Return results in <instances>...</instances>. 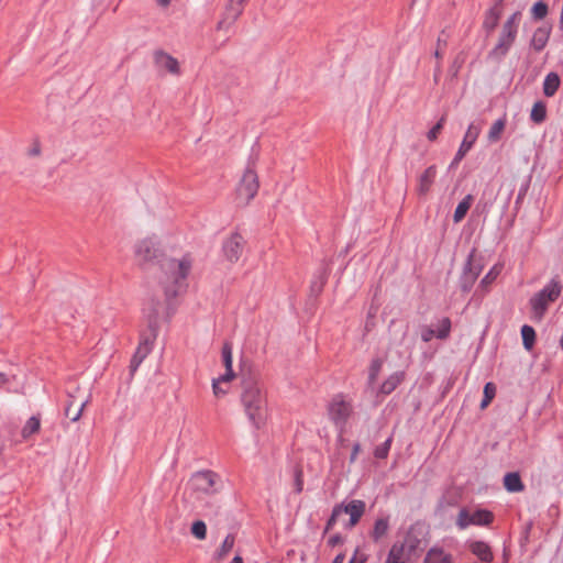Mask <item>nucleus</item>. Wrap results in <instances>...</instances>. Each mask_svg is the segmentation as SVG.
Masks as SVG:
<instances>
[{"label": "nucleus", "mask_w": 563, "mask_h": 563, "mask_svg": "<svg viewBox=\"0 0 563 563\" xmlns=\"http://www.w3.org/2000/svg\"><path fill=\"white\" fill-rule=\"evenodd\" d=\"M192 265V255L188 252L177 253L174 244L168 252L162 254L158 280L167 297H176L184 289Z\"/></svg>", "instance_id": "nucleus-1"}, {"label": "nucleus", "mask_w": 563, "mask_h": 563, "mask_svg": "<svg viewBox=\"0 0 563 563\" xmlns=\"http://www.w3.org/2000/svg\"><path fill=\"white\" fill-rule=\"evenodd\" d=\"M240 399L251 424L262 428L266 420V397L255 375L243 376Z\"/></svg>", "instance_id": "nucleus-2"}, {"label": "nucleus", "mask_w": 563, "mask_h": 563, "mask_svg": "<svg viewBox=\"0 0 563 563\" xmlns=\"http://www.w3.org/2000/svg\"><path fill=\"white\" fill-rule=\"evenodd\" d=\"M172 238L164 236L161 240L156 238H145L139 241L134 247L135 258L140 264L151 263L153 260L162 258V254L172 249Z\"/></svg>", "instance_id": "nucleus-3"}, {"label": "nucleus", "mask_w": 563, "mask_h": 563, "mask_svg": "<svg viewBox=\"0 0 563 563\" xmlns=\"http://www.w3.org/2000/svg\"><path fill=\"white\" fill-rule=\"evenodd\" d=\"M365 507V503L360 499H353L347 504L335 506L330 519L327 522L325 531L328 532L333 528L342 514L349 515L350 517L349 521L343 522V527L346 529H352L358 523L360 519L364 515Z\"/></svg>", "instance_id": "nucleus-4"}, {"label": "nucleus", "mask_w": 563, "mask_h": 563, "mask_svg": "<svg viewBox=\"0 0 563 563\" xmlns=\"http://www.w3.org/2000/svg\"><path fill=\"white\" fill-rule=\"evenodd\" d=\"M562 292V284L558 279H552L539 292L530 299V306L533 317L542 319L550 303L554 302Z\"/></svg>", "instance_id": "nucleus-5"}, {"label": "nucleus", "mask_w": 563, "mask_h": 563, "mask_svg": "<svg viewBox=\"0 0 563 563\" xmlns=\"http://www.w3.org/2000/svg\"><path fill=\"white\" fill-rule=\"evenodd\" d=\"M520 19V12H515L504 23L498 42L490 53L493 56L499 58L508 53L516 40Z\"/></svg>", "instance_id": "nucleus-6"}, {"label": "nucleus", "mask_w": 563, "mask_h": 563, "mask_svg": "<svg viewBox=\"0 0 563 563\" xmlns=\"http://www.w3.org/2000/svg\"><path fill=\"white\" fill-rule=\"evenodd\" d=\"M161 310V305L156 303L151 312L147 314L148 318V325L152 329V333L147 336H144L141 342L139 343V346L136 349V352L131 361V371L134 372L140 366V364L143 362V360L151 353L154 341L156 338L155 333V327L157 323V316Z\"/></svg>", "instance_id": "nucleus-7"}, {"label": "nucleus", "mask_w": 563, "mask_h": 563, "mask_svg": "<svg viewBox=\"0 0 563 563\" xmlns=\"http://www.w3.org/2000/svg\"><path fill=\"white\" fill-rule=\"evenodd\" d=\"M353 412L351 401L346 400L342 395H336L332 398L328 406V415L330 420L340 429L344 431L346 422Z\"/></svg>", "instance_id": "nucleus-8"}, {"label": "nucleus", "mask_w": 563, "mask_h": 563, "mask_svg": "<svg viewBox=\"0 0 563 563\" xmlns=\"http://www.w3.org/2000/svg\"><path fill=\"white\" fill-rule=\"evenodd\" d=\"M494 520V515L486 509H468L463 508L459 511L456 517V526L459 529L464 530L468 526H488Z\"/></svg>", "instance_id": "nucleus-9"}, {"label": "nucleus", "mask_w": 563, "mask_h": 563, "mask_svg": "<svg viewBox=\"0 0 563 563\" xmlns=\"http://www.w3.org/2000/svg\"><path fill=\"white\" fill-rule=\"evenodd\" d=\"M190 486L195 492L203 494H214L220 489V476L212 471H201L195 473L190 478Z\"/></svg>", "instance_id": "nucleus-10"}, {"label": "nucleus", "mask_w": 563, "mask_h": 563, "mask_svg": "<svg viewBox=\"0 0 563 563\" xmlns=\"http://www.w3.org/2000/svg\"><path fill=\"white\" fill-rule=\"evenodd\" d=\"M258 178L256 173L252 168H247L236 188L238 199L247 205L257 194L258 191Z\"/></svg>", "instance_id": "nucleus-11"}, {"label": "nucleus", "mask_w": 563, "mask_h": 563, "mask_svg": "<svg viewBox=\"0 0 563 563\" xmlns=\"http://www.w3.org/2000/svg\"><path fill=\"white\" fill-rule=\"evenodd\" d=\"M153 63L155 67L165 74L179 76L181 74L180 63L169 53L158 49L153 54Z\"/></svg>", "instance_id": "nucleus-12"}, {"label": "nucleus", "mask_w": 563, "mask_h": 563, "mask_svg": "<svg viewBox=\"0 0 563 563\" xmlns=\"http://www.w3.org/2000/svg\"><path fill=\"white\" fill-rule=\"evenodd\" d=\"M482 125L479 123L472 122L464 135V139L460 145V148L457 150L455 157L453 162L451 163V166H456L467 154V152L473 147L474 143L476 142L478 135L481 134Z\"/></svg>", "instance_id": "nucleus-13"}, {"label": "nucleus", "mask_w": 563, "mask_h": 563, "mask_svg": "<svg viewBox=\"0 0 563 563\" xmlns=\"http://www.w3.org/2000/svg\"><path fill=\"white\" fill-rule=\"evenodd\" d=\"M247 0H230L222 19L218 22L217 29L228 31L240 18Z\"/></svg>", "instance_id": "nucleus-14"}, {"label": "nucleus", "mask_w": 563, "mask_h": 563, "mask_svg": "<svg viewBox=\"0 0 563 563\" xmlns=\"http://www.w3.org/2000/svg\"><path fill=\"white\" fill-rule=\"evenodd\" d=\"M244 247V240L239 233H232L229 235L222 244L223 256L230 263H236Z\"/></svg>", "instance_id": "nucleus-15"}, {"label": "nucleus", "mask_w": 563, "mask_h": 563, "mask_svg": "<svg viewBox=\"0 0 563 563\" xmlns=\"http://www.w3.org/2000/svg\"><path fill=\"white\" fill-rule=\"evenodd\" d=\"M423 529L419 526H412L409 528L405 539L400 542L411 555H418L422 551L423 543Z\"/></svg>", "instance_id": "nucleus-16"}, {"label": "nucleus", "mask_w": 563, "mask_h": 563, "mask_svg": "<svg viewBox=\"0 0 563 563\" xmlns=\"http://www.w3.org/2000/svg\"><path fill=\"white\" fill-rule=\"evenodd\" d=\"M233 346L230 342H224L221 350V357H222V364L225 368V372L220 375L221 380H233L235 377V374L232 368V362H233Z\"/></svg>", "instance_id": "nucleus-17"}, {"label": "nucleus", "mask_w": 563, "mask_h": 563, "mask_svg": "<svg viewBox=\"0 0 563 563\" xmlns=\"http://www.w3.org/2000/svg\"><path fill=\"white\" fill-rule=\"evenodd\" d=\"M437 176V167L434 165L429 166L419 177L418 180V194L420 196H426L430 189L431 186L435 179Z\"/></svg>", "instance_id": "nucleus-18"}, {"label": "nucleus", "mask_w": 563, "mask_h": 563, "mask_svg": "<svg viewBox=\"0 0 563 563\" xmlns=\"http://www.w3.org/2000/svg\"><path fill=\"white\" fill-rule=\"evenodd\" d=\"M411 553L400 542H396L391 545L385 563H407Z\"/></svg>", "instance_id": "nucleus-19"}, {"label": "nucleus", "mask_w": 563, "mask_h": 563, "mask_svg": "<svg viewBox=\"0 0 563 563\" xmlns=\"http://www.w3.org/2000/svg\"><path fill=\"white\" fill-rule=\"evenodd\" d=\"M389 531V517H379L375 520L372 531L369 532L371 539L377 543L387 536Z\"/></svg>", "instance_id": "nucleus-20"}, {"label": "nucleus", "mask_w": 563, "mask_h": 563, "mask_svg": "<svg viewBox=\"0 0 563 563\" xmlns=\"http://www.w3.org/2000/svg\"><path fill=\"white\" fill-rule=\"evenodd\" d=\"M468 548L483 562H492L494 559L489 545L483 541L471 542Z\"/></svg>", "instance_id": "nucleus-21"}, {"label": "nucleus", "mask_w": 563, "mask_h": 563, "mask_svg": "<svg viewBox=\"0 0 563 563\" xmlns=\"http://www.w3.org/2000/svg\"><path fill=\"white\" fill-rule=\"evenodd\" d=\"M404 372H396L389 375L380 385L378 393L382 395H389L398 385L404 380Z\"/></svg>", "instance_id": "nucleus-22"}, {"label": "nucleus", "mask_w": 563, "mask_h": 563, "mask_svg": "<svg viewBox=\"0 0 563 563\" xmlns=\"http://www.w3.org/2000/svg\"><path fill=\"white\" fill-rule=\"evenodd\" d=\"M550 37V29L549 27H538L531 38V46L534 51H542Z\"/></svg>", "instance_id": "nucleus-23"}, {"label": "nucleus", "mask_w": 563, "mask_h": 563, "mask_svg": "<svg viewBox=\"0 0 563 563\" xmlns=\"http://www.w3.org/2000/svg\"><path fill=\"white\" fill-rule=\"evenodd\" d=\"M424 563H452V556L443 549L435 547L428 551Z\"/></svg>", "instance_id": "nucleus-24"}, {"label": "nucleus", "mask_w": 563, "mask_h": 563, "mask_svg": "<svg viewBox=\"0 0 563 563\" xmlns=\"http://www.w3.org/2000/svg\"><path fill=\"white\" fill-rule=\"evenodd\" d=\"M507 120L505 117L496 120L487 132V140L489 143H497L505 131Z\"/></svg>", "instance_id": "nucleus-25"}, {"label": "nucleus", "mask_w": 563, "mask_h": 563, "mask_svg": "<svg viewBox=\"0 0 563 563\" xmlns=\"http://www.w3.org/2000/svg\"><path fill=\"white\" fill-rule=\"evenodd\" d=\"M473 196L467 195L463 198V200L457 205L455 208L454 214H453V221L455 223H460L464 217L466 216L467 211L470 210L472 203H473Z\"/></svg>", "instance_id": "nucleus-26"}, {"label": "nucleus", "mask_w": 563, "mask_h": 563, "mask_svg": "<svg viewBox=\"0 0 563 563\" xmlns=\"http://www.w3.org/2000/svg\"><path fill=\"white\" fill-rule=\"evenodd\" d=\"M235 543V536L233 533H229L223 542L221 543L220 548L214 553V558L217 561H222L227 558L229 552L233 549Z\"/></svg>", "instance_id": "nucleus-27"}, {"label": "nucleus", "mask_w": 563, "mask_h": 563, "mask_svg": "<svg viewBox=\"0 0 563 563\" xmlns=\"http://www.w3.org/2000/svg\"><path fill=\"white\" fill-rule=\"evenodd\" d=\"M504 485L508 492L517 493L523 489L520 476L517 473H508L504 477Z\"/></svg>", "instance_id": "nucleus-28"}, {"label": "nucleus", "mask_w": 563, "mask_h": 563, "mask_svg": "<svg viewBox=\"0 0 563 563\" xmlns=\"http://www.w3.org/2000/svg\"><path fill=\"white\" fill-rule=\"evenodd\" d=\"M560 86V78L555 73H550L543 82V92L547 97H552Z\"/></svg>", "instance_id": "nucleus-29"}, {"label": "nucleus", "mask_w": 563, "mask_h": 563, "mask_svg": "<svg viewBox=\"0 0 563 563\" xmlns=\"http://www.w3.org/2000/svg\"><path fill=\"white\" fill-rule=\"evenodd\" d=\"M522 344L526 350L530 351L534 344L536 331L532 327L525 324L521 328Z\"/></svg>", "instance_id": "nucleus-30"}, {"label": "nucleus", "mask_w": 563, "mask_h": 563, "mask_svg": "<svg viewBox=\"0 0 563 563\" xmlns=\"http://www.w3.org/2000/svg\"><path fill=\"white\" fill-rule=\"evenodd\" d=\"M41 428V422L37 417H31L24 424L22 429V437L27 439L34 433H37Z\"/></svg>", "instance_id": "nucleus-31"}, {"label": "nucleus", "mask_w": 563, "mask_h": 563, "mask_svg": "<svg viewBox=\"0 0 563 563\" xmlns=\"http://www.w3.org/2000/svg\"><path fill=\"white\" fill-rule=\"evenodd\" d=\"M495 396H496L495 384L492 382L486 383L484 386V397L481 401V409L487 408L489 406V404L492 402V400L495 398Z\"/></svg>", "instance_id": "nucleus-32"}, {"label": "nucleus", "mask_w": 563, "mask_h": 563, "mask_svg": "<svg viewBox=\"0 0 563 563\" xmlns=\"http://www.w3.org/2000/svg\"><path fill=\"white\" fill-rule=\"evenodd\" d=\"M547 115V108L543 102H536L531 110V120L536 123H541L544 121Z\"/></svg>", "instance_id": "nucleus-33"}, {"label": "nucleus", "mask_w": 563, "mask_h": 563, "mask_svg": "<svg viewBox=\"0 0 563 563\" xmlns=\"http://www.w3.org/2000/svg\"><path fill=\"white\" fill-rule=\"evenodd\" d=\"M382 367H383L382 358H375L372 361L369 368H368V384L371 386L376 382V379L382 371Z\"/></svg>", "instance_id": "nucleus-34"}, {"label": "nucleus", "mask_w": 563, "mask_h": 563, "mask_svg": "<svg viewBox=\"0 0 563 563\" xmlns=\"http://www.w3.org/2000/svg\"><path fill=\"white\" fill-rule=\"evenodd\" d=\"M498 20H499V12L495 9H490L486 13L485 20L483 22L484 29H486L487 31H493L497 26Z\"/></svg>", "instance_id": "nucleus-35"}, {"label": "nucleus", "mask_w": 563, "mask_h": 563, "mask_svg": "<svg viewBox=\"0 0 563 563\" xmlns=\"http://www.w3.org/2000/svg\"><path fill=\"white\" fill-rule=\"evenodd\" d=\"M450 331H451V321L449 318H443L437 327L435 336L439 339H442V340L446 339L450 334Z\"/></svg>", "instance_id": "nucleus-36"}, {"label": "nucleus", "mask_w": 563, "mask_h": 563, "mask_svg": "<svg viewBox=\"0 0 563 563\" xmlns=\"http://www.w3.org/2000/svg\"><path fill=\"white\" fill-rule=\"evenodd\" d=\"M87 401H82L79 406H77L76 408H74V404H69L68 407L66 408V416L71 420V421H77L79 420V418L81 417L82 415V411H84V408L86 406Z\"/></svg>", "instance_id": "nucleus-37"}, {"label": "nucleus", "mask_w": 563, "mask_h": 563, "mask_svg": "<svg viewBox=\"0 0 563 563\" xmlns=\"http://www.w3.org/2000/svg\"><path fill=\"white\" fill-rule=\"evenodd\" d=\"M501 269H503V266L500 264L494 265L489 269V272L484 276V278L481 282V285L484 287H487L488 285H490L497 278V276L500 274Z\"/></svg>", "instance_id": "nucleus-38"}, {"label": "nucleus", "mask_w": 563, "mask_h": 563, "mask_svg": "<svg viewBox=\"0 0 563 563\" xmlns=\"http://www.w3.org/2000/svg\"><path fill=\"white\" fill-rule=\"evenodd\" d=\"M191 533L198 540H205L207 537V526L203 521L197 520L191 526Z\"/></svg>", "instance_id": "nucleus-39"}, {"label": "nucleus", "mask_w": 563, "mask_h": 563, "mask_svg": "<svg viewBox=\"0 0 563 563\" xmlns=\"http://www.w3.org/2000/svg\"><path fill=\"white\" fill-rule=\"evenodd\" d=\"M231 380H221V376L212 380V390L216 397H222L228 393V388L223 385L229 384Z\"/></svg>", "instance_id": "nucleus-40"}, {"label": "nucleus", "mask_w": 563, "mask_h": 563, "mask_svg": "<svg viewBox=\"0 0 563 563\" xmlns=\"http://www.w3.org/2000/svg\"><path fill=\"white\" fill-rule=\"evenodd\" d=\"M531 13L534 19L541 20L548 14V5L543 1H538L533 4Z\"/></svg>", "instance_id": "nucleus-41"}, {"label": "nucleus", "mask_w": 563, "mask_h": 563, "mask_svg": "<svg viewBox=\"0 0 563 563\" xmlns=\"http://www.w3.org/2000/svg\"><path fill=\"white\" fill-rule=\"evenodd\" d=\"M391 444V439H387L383 444L378 445L375 449L374 455L377 459H385L388 455L389 449Z\"/></svg>", "instance_id": "nucleus-42"}, {"label": "nucleus", "mask_w": 563, "mask_h": 563, "mask_svg": "<svg viewBox=\"0 0 563 563\" xmlns=\"http://www.w3.org/2000/svg\"><path fill=\"white\" fill-rule=\"evenodd\" d=\"M445 119L441 118L440 121L428 132L427 137L429 141H435L438 135L443 129Z\"/></svg>", "instance_id": "nucleus-43"}, {"label": "nucleus", "mask_w": 563, "mask_h": 563, "mask_svg": "<svg viewBox=\"0 0 563 563\" xmlns=\"http://www.w3.org/2000/svg\"><path fill=\"white\" fill-rule=\"evenodd\" d=\"M435 331L432 330L431 328H426L422 330L421 332V339L424 341V342H429L433 336H435Z\"/></svg>", "instance_id": "nucleus-44"}, {"label": "nucleus", "mask_w": 563, "mask_h": 563, "mask_svg": "<svg viewBox=\"0 0 563 563\" xmlns=\"http://www.w3.org/2000/svg\"><path fill=\"white\" fill-rule=\"evenodd\" d=\"M328 542L331 547H335L336 544L342 543L343 539L340 534H334V536L330 537Z\"/></svg>", "instance_id": "nucleus-45"}, {"label": "nucleus", "mask_w": 563, "mask_h": 563, "mask_svg": "<svg viewBox=\"0 0 563 563\" xmlns=\"http://www.w3.org/2000/svg\"><path fill=\"white\" fill-rule=\"evenodd\" d=\"M360 450H361L360 444H358V443L354 444V446H353V451H352V454H351V459H350V461H351L352 463L356 460L357 454L360 453Z\"/></svg>", "instance_id": "nucleus-46"}, {"label": "nucleus", "mask_w": 563, "mask_h": 563, "mask_svg": "<svg viewBox=\"0 0 563 563\" xmlns=\"http://www.w3.org/2000/svg\"><path fill=\"white\" fill-rule=\"evenodd\" d=\"M345 556L344 554H339L335 556L332 563H344Z\"/></svg>", "instance_id": "nucleus-47"}, {"label": "nucleus", "mask_w": 563, "mask_h": 563, "mask_svg": "<svg viewBox=\"0 0 563 563\" xmlns=\"http://www.w3.org/2000/svg\"><path fill=\"white\" fill-rule=\"evenodd\" d=\"M159 7L166 8L169 5L170 0H156Z\"/></svg>", "instance_id": "nucleus-48"}, {"label": "nucleus", "mask_w": 563, "mask_h": 563, "mask_svg": "<svg viewBox=\"0 0 563 563\" xmlns=\"http://www.w3.org/2000/svg\"><path fill=\"white\" fill-rule=\"evenodd\" d=\"M8 383V378L4 374L0 373V387Z\"/></svg>", "instance_id": "nucleus-49"}, {"label": "nucleus", "mask_w": 563, "mask_h": 563, "mask_svg": "<svg viewBox=\"0 0 563 563\" xmlns=\"http://www.w3.org/2000/svg\"><path fill=\"white\" fill-rule=\"evenodd\" d=\"M232 563H243V558L241 555H235Z\"/></svg>", "instance_id": "nucleus-50"}, {"label": "nucleus", "mask_w": 563, "mask_h": 563, "mask_svg": "<svg viewBox=\"0 0 563 563\" xmlns=\"http://www.w3.org/2000/svg\"><path fill=\"white\" fill-rule=\"evenodd\" d=\"M32 153H33V154H38V148H37V147H36V148H34Z\"/></svg>", "instance_id": "nucleus-51"}, {"label": "nucleus", "mask_w": 563, "mask_h": 563, "mask_svg": "<svg viewBox=\"0 0 563 563\" xmlns=\"http://www.w3.org/2000/svg\"><path fill=\"white\" fill-rule=\"evenodd\" d=\"M435 56H437V57H440V56H441V55H440L439 49H437V51H435Z\"/></svg>", "instance_id": "nucleus-52"}, {"label": "nucleus", "mask_w": 563, "mask_h": 563, "mask_svg": "<svg viewBox=\"0 0 563 563\" xmlns=\"http://www.w3.org/2000/svg\"><path fill=\"white\" fill-rule=\"evenodd\" d=\"M350 563H354V561H351Z\"/></svg>", "instance_id": "nucleus-53"}]
</instances>
